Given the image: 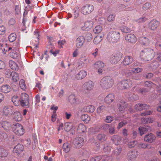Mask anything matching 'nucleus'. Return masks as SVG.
Instances as JSON below:
<instances>
[{
    "mask_svg": "<svg viewBox=\"0 0 161 161\" xmlns=\"http://www.w3.org/2000/svg\"><path fill=\"white\" fill-rule=\"evenodd\" d=\"M114 99V95L113 94L110 93L106 96L104 99V101L107 103L110 104L113 102Z\"/></svg>",
    "mask_w": 161,
    "mask_h": 161,
    "instance_id": "393cba45",
    "label": "nucleus"
},
{
    "mask_svg": "<svg viewBox=\"0 0 161 161\" xmlns=\"http://www.w3.org/2000/svg\"><path fill=\"white\" fill-rule=\"evenodd\" d=\"M114 82V80L110 76H106L101 80L99 84L102 89H107L112 86Z\"/></svg>",
    "mask_w": 161,
    "mask_h": 161,
    "instance_id": "f03ea898",
    "label": "nucleus"
},
{
    "mask_svg": "<svg viewBox=\"0 0 161 161\" xmlns=\"http://www.w3.org/2000/svg\"><path fill=\"white\" fill-rule=\"evenodd\" d=\"M13 119L16 121H19L22 120V116L19 112H16L14 113Z\"/></svg>",
    "mask_w": 161,
    "mask_h": 161,
    "instance_id": "72a5a7b5",
    "label": "nucleus"
},
{
    "mask_svg": "<svg viewBox=\"0 0 161 161\" xmlns=\"http://www.w3.org/2000/svg\"><path fill=\"white\" fill-rule=\"evenodd\" d=\"M154 119L151 118H142L141 119L142 123L144 124L151 123L154 121Z\"/></svg>",
    "mask_w": 161,
    "mask_h": 161,
    "instance_id": "4c0bfd02",
    "label": "nucleus"
},
{
    "mask_svg": "<svg viewBox=\"0 0 161 161\" xmlns=\"http://www.w3.org/2000/svg\"><path fill=\"white\" fill-rule=\"evenodd\" d=\"M139 41L143 46H148L150 43L148 38L146 37L143 36L139 37Z\"/></svg>",
    "mask_w": 161,
    "mask_h": 161,
    "instance_id": "5701e85b",
    "label": "nucleus"
},
{
    "mask_svg": "<svg viewBox=\"0 0 161 161\" xmlns=\"http://www.w3.org/2000/svg\"><path fill=\"white\" fill-rule=\"evenodd\" d=\"M147 20V18L145 16H143L142 17L139 18L136 20V21L138 23H142L144 22Z\"/></svg>",
    "mask_w": 161,
    "mask_h": 161,
    "instance_id": "6e6d98bb",
    "label": "nucleus"
},
{
    "mask_svg": "<svg viewBox=\"0 0 161 161\" xmlns=\"http://www.w3.org/2000/svg\"><path fill=\"white\" fill-rule=\"evenodd\" d=\"M155 84L152 82L148 81H146L144 84V86L149 87L153 86Z\"/></svg>",
    "mask_w": 161,
    "mask_h": 161,
    "instance_id": "4d7b16f0",
    "label": "nucleus"
},
{
    "mask_svg": "<svg viewBox=\"0 0 161 161\" xmlns=\"http://www.w3.org/2000/svg\"><path fill=\"white\" fill-rule=\"evenodd\" d=\"M120 37L119 32L111 31L108 34L107 39L110 43L114 44L119 41Z\"/></svg>",
    "mask_w": 161,
    "mask_h": 161,
    "instance_id": "7ed1b4c3",
    "label": "nucleus"
},
{
    "mask_svg": "<svg viewBox=\"0 0 161 161\" xmlns=\"http://www.w3.org/2000/svg\"><path fill=\"white\" fill-rule=\"evenodd\" d=\"M137 144V142L136 141H133L128 143V146L129 148H131L134 147Z\"/></svg>",
    "mask_w": 161,
    "mask_h": 161,
    "instance_id": "5fc2aeb1",
    "label": "nucleus"
},
{
    "mask_svg": "<svg viewBox=\"0 0 161 161\" xmlns=\"http://www.w3.org/2000/svg\"><path fill=\"white\" fill-rule=\"evenodd\" d=\"M86 37L87 41L89 42L92 40V36L91 33L88 32L86 34Z\"/></svg>",
    "mask_w": 161,
    "mask_h": 161,
    "instance_id": "338daca9",
    "label": "nucleus"
},
{
    "mask_svg": "<svg viewBox=\"0 0 161 161\" xmlns=\"http://www.w3.org/2000/svg\"><path fill=\"white\" fill-rule=\"evenodd\" d=\"M127 122L125 120H123L120 122L118 124L117 128L118 129H120L124 125H126Z\"/></svg>",
    "mask_w": 161,
    "mask_h": 161,
    "instance_id": "052dcab7",
    "label": "nucleus"
},
{
    "mask_svg": "<svg viewBox=\"0 0 161 161\" xmlns=\"http://www.w3.org/2000/svg\"><path fill=\"white\" fill-rule=\"evenodd\" d=\"M156 138V136L150 133L144 136V140L146 142L152 143L155 141Z\"/></svg>",
    "mask_w": 161,
    "mask_h": 161,
    "instance_id": "2eb2a0df",
    "label": "nucleus"
},
{
    "mask_svg": "<svg viewBox=\"0 0 161 161\" xmlns=\"http://www.w3.org/2000/svg\"><path fill=\"white\" fill-rule=\"evenodd\" d=\"M84 88V92L85 93H88L89 92L93 89L94 84L93 81L89 80L85 82L83 85Z\"/></svg>",
    "mask_w": 161,
    "mask_h": 161,
    "instance_id": "423d86ee",
    "label": "nucleus"
},
{
    "mask_svg": "<svg viewBox=\"0 0 161 161\" xmlns=\"http://www.w3.org/2000/svg\"><path fill=\"white\" fill-rule=\"evenodd\" d=\"M13 49L11 50L10 52H9V56L12 58L15 59L16 58L18 57L19 53L16 51L14 50V47H13Z\"/></svg>",
    "mask_w": 161,
    "mask_h": 161,
    "instance_id": "ea45409f",
    "label": "nucleus"
},
{
    "mask_svg": "<svg viewBox=\"0 0 161 161\" xmlns=\"http://www.w3.org/2000/svg\"><path fill=\"white\" fill-rule=\"evenodd\" d=\"M138 156V152L135 151L130 150L127 153V158L128 160L134 161Z\"/></svg>",
    "mask_w": 161,
    "mask_h": 161,
    "instance_id": "f8f14e48",
    "label": "nucleus"
},
{
    "mask_svg": "<svg viewBox=\"0 0 161 161\" xmlns=\"http://www.w3.org/2000/svg\"><path fill=\"white\" fill-rule=\"evenodd\" d=\"M79 61H80V62H81V65L83 64H87L89 62V60L88 59V57L85 55V54H82L80 57L79 58ZM80 64V63L79 64Z\"/></svg>",
    "mask_w": 161,
    "mask_h": 161,
    "instance_id": "7c9ffc66",
    "label": "nucleus"
},
{
    "mask_svg": "<svg viewBox=\"0 0 161 161\" xmlns=\"http://www.w3.org/2000/svg\"><path fill=\"white\" fill-rule=\"evenodd\" d=\"M9 76H7V77L9 78V76L12 77V80L14 82H17L19 80L18 74L15 72H12L10 73H9Z\"/></svg>",
    "mask_w": 161,
    "mask_h": 161,
    "instance_id": "c756f323",
    "label": "nucleus"
},
{
    "mask_svg": "<svg viewBox=\"0 0 161 161\" xmlns=\"http://www.w3.org/2000/svg\"><path fill=\"white\" fill-rule=\"evenodd\" d=\"M115 16L113 14L109 15L107 18V20L109 22H113L114 20Z\"/></svg>",
    "mask_w": 161,
    "mask_h": 161,
    "instance_id": "0e129e2a",
    "label": "nucleus"
},
{
    "mask_svg": "<svg viewBox=\"0 0 161 161\" xmlns=\"http://www.w3.org/2000/svg\"><path fill=\"white\" fill-rule=\"evenodd\" d=\"M71 145L68 143H65L63 145V151L65 153H67L69 152L70 149Z\"/></svg>",
    "mask_w": 161,
    "mask_h": 161,
    "instance_id": "37998d69",
    "label": "nucleus"
},
{
    "mask_svg": "<svg viewBox=\"0 0 161 161\" xmlns=\"http://www.w3.org/2000/svg\"><path fill=\"white\" fill-rule=\"evenodd\" d=\"M121 151L122 148L121 147H119L118 148H117L114 150L113 153L115 155H117L120 153Z\"/></svg>",
    "mask_w": 161,
    "mask_h": 161,
    "instance_id": "e2e57ef3",
    "label": "nucleus"
},
{
    "mask_svg": "<svg viewBox=\"0 0 161 161\" xmlns=\"http://www.w3.org/2000/svg\"><path fill=\"white\" fill-rule=\"evenodd\" d=\"M69 102L71 105H75L79 103V100L75 95L71 94L68 97Z\"/></svg>",
    "mask_w": 161,
    "mask_h": 161,
    "instance_id": "ddd939ff",
    "label": "nucleus"
},
{
    "mask_svg": "<svg viewBox=\"0 0 161 161\" xmlns=\"http://www.w3.org/2000/svg\"><path fill=\"white\" fill-rule=\"evenodd\" d=\"M122 54L121 53H118L111 56L109 61L113 64H117L122 58Z\"/></svg>",
    "mask_w": 161,
    "mask_h": 161,
    "instance_id": "0eeeda50",
    "label": "nucleus"
},
{
    "mask_svg": "<svg viewBox=\"0 0 161 161\" xmlns=\"http://www.w3.org/2000/svg\"><path fill=\"white\" fill-rule=\"evenodd\" d=\"M132 82L130 80H122L119 83V86H121L122 89H127L131 86Z\"/></svg>",
    "mask_w": 161,
    "mask_h": 161,
    "instance_id": "9b49d317",
    "label": "nucleus"
},
{
    "mask_svg": "<svg viewBox=\"0 0 161 161\" xmlns=\"http://www.w3.org/2000/svg\"><path fill=\"white\" fill-rule=\"evenodd\" d=\"M151 6V3L147 2L144 4L142 7V9L144 10H147Z\"/></svg>",
    "mask_w": 161,
    "mask_h": 161,
    "instance_id": "3c124183",
    "label": "nucleus"
},
{
    "mask_svg": "<svg viewBox=\"0 0 161 161\" xmlns=\"http://www.w3.org/2000/svg\"><path fill=\"white\" fill-rule=\"evenodd\" d=\"M159 24L160 23L158 21L154 19L149 23V28L152 30L155 31L157 29Z\"/></svg>",
    "mask_w": 161,
    "mask_h": 161,
    "instance_id": "4468645a",
    "label": "nucleus"
},
{
    "mask_svg": "<svg viewBox=\"0 0 161 161\" xmlns=\"http://www.w3.org/2000/svg\"><path fill=\"white\" fill-rule=\"evenodd\" d=\"M148 145L147 143L141 142L138 144V147L139 148L145 149L147 147Z\"/></svg>",
    "mask_w": 161,
    "mask_h": 161,
    "instance_id": "680f3d73",
    "label": "nucleus"
},
{
    "mask_svg": "<svg viewBox=\"0 0 161 161\" xmlns=\"http://www.w3.org/2000/svg\"><path fill=\"white\" fill-rule=\"evenodd\" d=\"M8 151L0 146V157L2 158L6 157L8 155Z\"/></svg>",
    "mask_w": 161,
    "mask_h": 161,
    "instance_id": "2f4dec72",
    "label": "nucleus"
},
{
    "mask_svg": "<svg viewBox=\"0 0 161 161\" xmlns=\"http://www.w3.org/2000/svg\"><path fill=\"white\" fill-rule=\"evenodd\" d=\"M143 69L141 68L138 67L132 69L131 71L134 73H137L142 72Z\"/></svg>",
    "mask_w": 161,
    "mask_h": 161,
    "instance_id": "bf43d9fd",
    "label": "nucleus"
},
{
    "mask_svg": "<svg viewBox=\"0 0 161 161\" xmlns=\"http://www.w3.org/2000/svg\"><path fill=\"white\" fill-rule=\"evenodd\" d=\"M9 65L10 67L12 69L16 71L19 69L18 66L17 64L14 61L10 60L9 61Z\"/></svg>",
    "mask_w": 161,
    "mask_h": 161,
    "instance_id": "f704fd0d",
    "label": "nucleus"
},
{
    "mask_svg": "<svg viewBox=\"0 0 161 161\" xmlns=\"http://www.w3.org/2000/svg\"><path fill=\"white\" fill-rule=\"evenodd\" d=\"M158 63L157 61H154L150 65L153 69H155L157 68L158 67Z\"/></svg>",
    "mask_w": 161,
    "mask_h": 161,
    "instance_id": "864d4df0",
    "label": "nucleus"
},
{
    "mask_svg": "<svg viewBox=\"0 0 161 161\" xmlns=\"http://www.w3.org/2000/svg\"><path fill=\"white\" fill-rule=\"evenodd\" d=\"M105 109V107L103 105H101L99 106L97 110V113L100 114L101 112L104 111Z\"/></svg>",
    "mask_w": 161,
    "mask_h": 161,
    "instance_id": "69168bd1",
    "label": "nucleus"
},
{
    "mask_svg": "<svg viewBox=\"0 0 161 161\" xmlns=\"http://www.w3.org/2000/svg\"><path fill=\"white\" fill-rule=\"evenodd\" d=\"M24 150L23 146L21 144H18L13 148V151L14 153L18 155L20 154Z\"/></svg>",
    "mask_w": 161,
    "mask_h": 161,
    "instance_id": "f3484780",
    "label": "nucleus"
},
{
    "mask_svg": "<svg viewBox=\"0 0 161 161\" xmlns=\"http://www.w3.org/2000/svg\"><path fill=\"white\" fill-rule=\"evenodd\" d=\"M81 119L82 121L86 123H88L90 119V117L86 114L82 115L81 116Z\"/></svg>",
    "mask_w": 161,
    "mask_h": 161,
    "instance_id": "49530a36",
    "label": "nucleus"
},
{
    "mask_svg": "<svg viewBox=\"0 0 161 161\" xmlns=\"http://www.w3.org/2000/svg\"><path fill=\"white\" fill-rule=\"evenodd\" d=\"M86 127L83 124H79L78 128L77 129V131L78 133H83L86 131Z\"/></svg>",
    "mask_w": 161,
    "mask_h": 161,
    "instance_id": "473e14b6",
    "label": "nucleus"
},
{
    "mask_svg": "<svg viewBox=\"0 0 161 161\" xmlns=\"http://www.w3.org/2000/svg\"><path fill=\"white\" fill-rule=\"evenodd\" d=\"M94 7L92 5L86 4L83 7L81 10V12L83 14H90L94 10Z\"/></svg>",
    "mask_w": 161,
    "mask_h": 161,
    "instance_id": "6e6552de",
    "label": "nucleus"
},
{
    "mask_svg": "<svg viewBox=\"0 0 161 161\" xmlns=\"http://www.w3.org/2000/svg\"><path fill=\"white\" fill-rule=\"evenodd\" d=\"M85 39L82 36H80L77 37L75 41V46L77 48H81L85 42Z\"/></svg>",
    "mask_w": 161,
    "mask_h": 161,
    "instance_id": "9d476101",
    "label": "nucleus"
},
{
    "mask_svg": "<svg viewBox=\"0 0 161 161\" xmlns=\"http://www.w3.org/2000/svg\"><path fill=\"white\" fill-rule=\"evenodd\" d=\"M149 105L144 103H139L136 104L135 107V109L136 110H142L143 109H147L149 108Z\"/></svg>",
    "mask_w": 161,
    "mask_h": 161,
    "instance_id": "4be33fe9",
    "label": "nucleus"
},
{
    "mask_svg": "<svg viewBox=\"0 0 161 161\" xmlns=\"http://www.w3.org/2000/svg\"><path fill=\"white\" fill-rule=\"evenodd\" d=\"M93 25L92 21H87L85 22L84 25L81 27V29L83 31L88 30L93 27Z\"/></svg>",
    "mask_w": 161,
    "mask_h": 161,
    "instance_id": "b1692460",
    "label": "nucleus"
},
{
    "mask_svg": "<svg viewBox=\"0 0 161 161\" xmlns=\"http://www.w3.org/2000/svg\"><path fill=\"white\" fill-rule=\"evenodd\" d=\"M16 35L15 33L11 34L8 36V38L9 41L11 42H13L16 39Z\"/></svg>",
    "mask_w": 161,
    "mask_h": 161,
    "instance_id": "09e8293b",
    "label": "nucleus"
},
{
    "mask_svg": "<svg viewBox=\"0 0 161 161\" xmlns=\"http://www.w3.org/2000/svg\"><path fill=\"white\" fill-rule=\"evenodd\" d=\"M13 107L12 106H5L3 109V113L6 116L11 115L13 112Z\"/></svg>",
    "mask_w": 161,
    "mask_h": 161,
    "instance_id": "412c9836",
    "label": "nucleus"
},
{
    "mask_svg": "<svg viewBox=\"0 0 161 161\" xmlns=\"http://www.w3.org/2000/svg\"><path fill=\"white\" fill-rule=\"evenodd\" d=\"M103 30L102 27L100 25H97L93 29V32L95 34H98L101 32Z\"/></svg>",
    "mask_w": 161,
    "mask_h": 161,
    "instance_id": "de8ad7c7",
    "label": "nucleus"
},
{
    "mask_svg": "<svg viewBox=\"0 0 161 161\" xmlns=\"http://www.w3.org/2000/svg\"><path fill=\"white\" fill-rule=\"evenodd\" d=\"M128 20V18L126 15H124L120 17L118 19V22L120 24H125Z\"/></svg>",
    "mask_w": 161,
    "mask_h": 161,
    "instance_id": "79ce46f5",
    "label": "nucleus"
},
{
    "mask_svg": "<svg viewBox=\"0 0 161 161\" xmlns=\"http://www.w3.org/2000/svg\"><path fill=\"white\" fill-rule=\"evenodd\" d=\"M95 110V108L94 106L90 105L84 107L82 108V111L84 112L91 113L94 112Z\"/></svg>",
    "mask_w": 161,
    "mask_h": 161,
    "instance_id": "bb28decb",
    "label": "nucleus"
},
{
    "mask_svg": "<svg viewBox=\"0 0 161 161\" xmlns=\"http://www.w3.org/2000/svg\"><path fill=\"white\" fill-rule=\"evenodd\" d=\"M107 137L105 134L103 133H100L97 135L96 137V139L99 143H102L106 141Z\"/></svg>",
    "mask_w": 161,
    "mask_h": 161,
    "instance_id": "cd10ccee",
    "label": "nucleus"
},
{
    "mask_svg": "<svg viewBox=\"0 0 161 161\" xmlns=\"http://www.w3.org/2000/svg\"><path fill=\"white\" fill-rule=\"evenodd\" d=\"M112 140L115 145H118L120 143L121 138L119 136L114 135L113 136Z\"/></svg>",
    "mask_w": 161,
    "mask_h": 161,
    "instance_id": "58836bf2",
    "label": "nucleus"
},
{
    "mask_svg": "<svg viewBox=\"0 0 161 161\" xmlns=\"http://www.w3.org/2000/svg\"><path fill=\"white\" fill-rule=\"evenodd\" d=\"M133 60L132 57L130 56H126L124 58L122 63L124 65H127L132 63Z\"/></svg>",
    "mask_w": 161,
    "mask_h": 161,
    "instance_id": "a878e982",
    "label": "nucleus"
},
{
    "mask_svg": "<svg viewBox=\"0 0 161 161\" xmlns=\"http://www.w3.org/2000/svg\"><path fill=\"white\" fill-rule=\"evenodd\" d=\"M14 132L18 136L23 135L25 133V129L23 126L19 123L13 124L12 126Z\"/></svg>",
    "mask_w": 161,
    "mask_h": 161,
    "instance_id": "20e7f679",
    "label": "nucleus"
},
{
    "mask_svg": "<svg viewBox=\"0 0 161 161\" xmlns=\"http://www.w3.org/2000/svg\"><path fill=\"white\" fill-rule=\"evenodd\" d=\"M15 19L13 18L10 19L8 22V25L9 26H14L15 24Z\"/></svg>",
    "mask_w": 161,
    "mask_h": 161,
    "instance_id": "774afa93",
    "label": "nucleus"
},
{
    "mask_svg": "<svg viewBox=\"0 0 161 161\" xmlns=\"http://www.w3.org/2000/svg\"><path fill=\"white\" fill-rule=\"evenodd\" d=\"M5 9V8L4 7L0 8V24H2L3 21V16L2 11H4Z\"/></svg>",
    "mask_w": 161,
    "mask_h": 161,
    "instance_id": "13d9d810",
    "label": "nucleus"
},
{
    "mask_svg": "<svg viewBox=\"0 0 161 161\" xmlns=\"http://www.w3.org/2000/svg\"><path fill=\"white\" fill-rule=\"evenodd\" d=\"M139 96L133 93H129L128 97V99L130 101H134L139 99Z\"/></svg>",
    "mask_w": 161,
    "mask_h": 161,
    "instance_id": "c9c22d12",
    "label": "nucleus"
},
{
    "mask_svg": "<svg viewBox=\"0 0 161 161\" xmlns=\"http://www.w3.org/2000/svg\"><path fill=\"white\" fill-rule=\"evenodd\" d=\"M109 133L110 134H113L115 133V129L114 126L112 125H110L108 129Z\"/></svg>",
    "mask_w": 161,
    "mask_h": 161,
    "instance_id": "603ef678",
    "label": "nucleus"
},
{
    "mask_svg": "<svg viewBox=\"0 0 161 161\" xmlns=\"http://www.w3.org/2000/svg\"><path fill=\"white\" fill-rule=\"evenodd\" d=\"M74 144L76 147H80L83 146L84 143V140L82 137H78L74 140Z\"/></svg>",
    "mask_w": 161,
    "mask_h": 161,
    "instance_id": "aec40b11",
    "label": "nucleus"
},
{
    "mask_svg": "<svg viewBox=\"0 0 161 161\" xmlns=\"http://www.w3.org/2000/svg\"><path fill=\"white\" fill-rule=\"evenodd\" d=\"M103 37L102 36L97 35L94 39L93 43L95 44H97L99 43L103 39Z\"/></svg>",
    "mask_w": 161,
    "mask_h": 161,
    "instance_id": "c03bdc74",
    "label": "nucleus"
},
{
    "mask_svg": "<svg viewBox=\"0 0 161 161\" xmlns=\"http://www.w3.org/2000/svg\"><path fill=\"white\" fill-rule=\"evenodd\" d=\"M12 100L15 106H18L19 105L20 103V98H19L17 96H13L12 97Z\"/></svg>",
    "mask_w": 161,
    "mask_h": 161,
    "instance_id": "a19ab883",
    "label": "nucleus"
},
{
    "mask_svg": "<svg viewBox=\"0 0 161 161\" xmlns=\"http://www.w3.org/2000/svg\"><path fill=\"white\" fill-rule=\"evenodd\" d=\"M127 107V103L124 100H121L118 103V108L119 111L121 113L124 112L125 108H126Z\"/></svg>",
    "mask_w": 161,
    "mask_h": 161,
    "instance_id": "6ab92c4d",
    "label": "nucleus"
},
{
    "mask_svg": "<svg viewBox=\"0 0 161 161\" xmlns=\"http://www.w3.org/2000/svg\"><path fill=\"white\" fill-rule=\"evenodd\" d=\"M29 95L25 93H23L21 94L20 102L22 106L26 108L29 107Z\"/></svg>",
    "mask_w": 161,
    "mask_h": 161,
    "instance_id": "39448f33",
    "label": "nucleus"
},
{
    "mask_svg": "<svg viewBox=\"0 0 161 161\" xmlns=\"http://www.w3.org/2000/svg\"><path fill=\"white\" fill-rule=\"evenodd\" d=\"M125 39L128 42L131 43H135L137 41L136 36L133 34L126 35L125 36Z\"/></svg>",
    "mask_w": 161,
    "mask_h": 161,
    "instance_id": "dca6fc26",
    "label": "nucleus"
},
{
    "mask_svg": "<svg viewBox=\"0 0 161 161\" xmlns=\"http://www.w3.org/2000/svg\"><path fill=\"white\" fill-rule=\"evenodd\" d=\"M155 53L154 50L151 48H144L140 53V58L144 62H147L152 60L154 57Z\"/></svg>",
    "mask_w": 161,
    "mask_h": 161,
    "instance_id": "f257e3e1",
    "label": "nucleus"
},
{
    "mask_svg": "<svg viewBox=\"0 0 161 161\" xmlns=\"http://www.w3.org/2000/svg\"><path fill=\"white\" fill-rule=\"evenodd\" d=\"M0 127L6 131L10 130L12 128L11 124L8 121L1 120L0 121Z\"/></svg>",
    "mask_w": 161,
    "mask_h": 161,
    "instance_id": "1a4fd4ad",
    "label": "nucleus"
},
{
    "mask_svg": "<svg viewBox=\"0 0 161 161\" xmlns=\"http://www.w3.org/2000/svg\"><path fill=\"white\" fill-rule=\"evenodd\" d=\"M104 66L103 63L101 61H97L94 64V67L97 69L103 68Z\"/></svg>",
    "mask_w": 161,
    "mask_h": 161,
    "instance_id": "a18cd8bd",
    "label": "nucleus"
},
{
    "mask_svg": "<svg viewBox=\"0 0 161 161\" xmlns=\"http://www.w3.org/2000/svg\"><path fill=\"white\" fill-rule=\"evenodd\" d=\"M87 75V72L86 71L82 69L75 75V78L77 80H81L85 78Z\"/></svg>",
    "mask_w": 161,
    "mask_h": 161,
    "instance_id": "a211bd4d",
    "label": "nucleus"
},
{
    "mask_svg": "<svg viewBox=\"0 0 161 161\" xmlns=\"http://www.w3.org/2000/svg\"><path fill=\"white\" fill-rule=\"evenodd\" d=\"M10 87L8 85H3L1 87V91L4 93H8L10 91Z\"/></svg>",
    "mask_w": 161,
    "mask_h": 161,
    "instance_id": "e433bc0d",
    "label": "nucleus"
},
{
    "mask_svg": "<svg viewBox=\"0 0 161 161\" xmlns=\"http://www.w3.org/2000/svg\"><path fill=\"white\" fill-rule=\"evenodd\" d=\"M19 85L21 88L24 90L26 89V86L24 80L21 79L19 81Z\"/></svg>",
    "mask_w": 161,
    "mask_h": 161,
    "instance_id": "8fccbe9b",
    "label": "nucleus"
},
{
    "mask_svg": "<svg viewBox=\"0 0 161 161\" xmlns=\"http://www.w3.org/2000/svg\"><path fill=\"white\" fill-rule=\"evenodd\" d=\"M139 130L140 135L142 136L145 133L150 131L151 130V129L149 126H147L145 127H140L139 128Z\"/></svg>",
    "mask_w": 161,
    "mask_h": 161,
    "instance_id": "c85d7f7f",
    "label": "nucleus"
}]
</instances>
